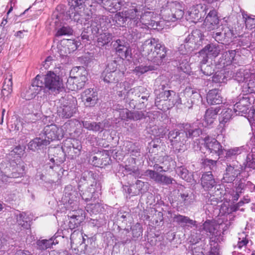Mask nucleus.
<instances>
[{
  "label": "nucleus",
  "instance_id": "obj_10",
  "mask_svg": "<svg viewBox=\"0 0 255 255\" xmlns=\"http://www.w3.org/2000/svg\"><path fill=\"white\" fill-rule=\"evenodd\" d=\"M77 108L75 104L71 101H63L57 108L58 115L63 119H69L76 113Z\"/></svg>",
  "mask_w": 255,
  "mask_h": 255
},
{
  "label": "nucleus",
  "instance_id": "obj_7",
  "mask_svg": "<svg viewBox=\"0 0 255 255\" xmlns=\"http://www.w3.org/2000/svg\"><path fill=\"white\" fill-rule=\"evenodd\" d=\"M202 39L199 36L198 31H194L185 39L184 43L181 44L179 47V51L183 55L186 54L183 49H185V51L187 52L193 50L197 48L201 44Z\"/></svg>",
  "mask_w": 255,
  "mask_h": 255
},
{
  "label": "nucleus",
  "instance_id": "obj_42",
  "mask_svg": "<svg viewBox=\"0 0 255 255\" xmlns=\"http://www.w3.org/2000/svg\"><path fill=\"white\" fill-rule=\"evenodd\" d=\"M104 16H96L92 19L90 28L92 33L94 35H96L99 33L101 27V21L104 20Z\"/></svg>",
  "mask_w": 255,
  "mask_h": 255
},
{
  "label": "nucleus",
  "instance_id": "obj_30",
  "mask_svg": "<svg viewBox=\"0 0 255 255\" xmlns=\"http://www.w3.org/2000/svg\"><path fill=\"white\" fill-rule=\"evenodd\" d=\"M185 138H191L198 137L202 133V130L199 128L196 127L194 125H186L184 128Z\"/></svg>",
  "mask_w": 255,
  "mask_h": 255
},
{
  "label": "nucleus",
  "instance_id": "obj_49",
  "mask_svg": "<svg viewBox=\"0 0 255 255\" xmlns=\"http://www.w3.org/2000/svg\"><path fill=\"white\" fill-rule=\"evenodd\" d=\"M202 164L205 169L215 171L217 169V161L208 158L202 159Z\"/></svg>",
  "mask_w": 255,
  "mask_h": 255
},
{
  "label": "nucleus",
  "instance_id": "obj_52",
  "mask_svg": "<svg viewBox=\"0 0 255 255\" xmlns=\"http://www.w3.org/2000/svg\"><path fill=\"white\" fill-rule=\"evenodd\" d=\"M73 29L69 26H63L58 29L55 36L59 37L63 35H70L73 34Z\"/></svg>",
  "mask_w": 255,
  "mask_h": 255
},
{
  "label": "nucleus",
  "instance_id": "obj_14",
  "mask_svg": "<svg viewBox=\"0 0 255 255\" xmlns=\"http://www.w3.org/2000/svg\"><path fill=\"white\" fill-rule=\"evenodd\" d=\"M43 131L45 135V138L48 140L49 143L54 140H59L64 136L63 129L54 124L46 126Z\"/></svg>",
  "mask_w": 255,
  "mask_h": 255
},
{
  "label": "nucleus",
  "instance_id": "obj_2",
  "mask_svg": "<svg viewBox=\"0 0 255 255\" xmlns=\"http://www.w3.org/2000/svg\"><path fill=\"white\" fill-rule=\"evenodd\" d=\"M136 11V16L133 21V26L141 28H146L150 26L151 28L156 29L158 26V22L154 18L156 14L150 11H147L144 7L136 6L134 7Z\"/></svg>",
  "mask_w": 255,
  "mask_h": 255
},
{
  "label": "nucleus",
  "instance_id": "obj_38",
  "mask_svg": "<svg viewBox=\"0 0 255 255\" xmlns=\"http://www.w3.org/2000/svg\"><path fill=\"white\" fill-rule=\"evenodd\" d=\"M55 240V238L52 237L48 240L42 239L37 240L36 242L37 250L44 251L48 249H51L53 245L58 244L57 241L56 242H54Z\"/></svg>",
  "mask_w": 255,
  "mask_h": 255
},
{
  "label": "nucleus",
  "instance_id": "obj_24",
  "mask_svg": "<svg viewBox=\"0 0 255 255\" xmlns=\"http://www.w3.org/2000/svg\"><path fill=\"white\" fill-rule=\"evenodd\" d=\"M97 2L111 12L120 10L122 3L121 0H96Z\"/></svg>",
  "mask_w": 255,
  "mask_h": 255
},
{
  "label": "nucleus",
  "instance_id": "obj_41",
  "mask_svg": "<svg viewBox=\"0 0 255 255\" xmlns=\"http://www.w3.org/2000/svg\"><path fill=\"white\" fill-rule=\"evenodd\" d=\"M233 116V112L231 109L229 108L223 109L219 117L220 123L225 125L226 123L230 121Z\"/></svg>",
  "mask_w": 255,
  "mask_h": 255
},
{
  "label": "nucleus",
  "instance_id": "obj_22",
  "mask_svg": "<svg viewBox=\"0 0 255 255\" xmlns=\"http://www.w3.org/2000/svg\"><path fill=\"white\" fill-rule=\"evenodd\" d=\"M173 222L180 225L184 230H190L193 227L197 228V221L190 219L187 216L178 214L173 217Z\"/></svg>",
  "mask_w": 255,
  "mask_h": 255
},
{
  "label": "nucleus",
  "instance_id": "obj_11",
  "mask_svg": "<svg viewBox=\"0 0 255 255\" xmlns=\"http://www.w3.org/2000/svg\"><path fill=\"white\" fill-rule=\"evenodd\" d=\"M42 90V84L39 81L38 77H35L32 84L28 88L23 90L21 94V96L26 100H30L40 94Z\"/></svg>",
  "mask_w": 255,
  "mask_h": 255
},
{
  "label": "nucleus",
  "instance_id": "obj_48",
  "mask_svg": "<svg viewBox=\"0 0 255 255\" xmlns=\"http://www.w3.org/2000/svg\"><path fill=\"white\" fill-rule=\"evenodd\" d=\"M82 216L73 214L70 217L69 222V227L71 229L77 228L83 220Z\"/></svg>",
  "mask_w": 255,
  "mask_h": 255
},
{
  "label": "nucleus",
  "instance_id": "obj_13",
  "mask_svg": "<svg viewBox=\"0 0 255 255\" xmlns=\"http://www.w3.org/2000/svg\"><path fill=\"white\" fill-rule=\"evenodd\" d=\"M204 146L210 153L219 156L224 153L225 149L215 138L207 136L204 139Z\"/></svg>",
  "mask_w": 255,
  "mask_h": 255
},
{
  "label": "nucleus",
  "instance_id": "obj_54",
  "mask_svg": "<svg viewBox=\"0 0 255 255\" xmlns=\"http://www.w3.org/2000/svg\"><path fill=\"white\" fill-rule=\"evenodd\" d=\"M171 90H165L156 94L157 95V96L155 100V104H157L158 102L162 100L164 101H167L168 98L171 97Z\"/></svg>",
  "mask_w": 255,
  "mask_h": 255
},
{
  "label": "nucleus",
  "instance_id": "obj_18",
  "mask_svg": "<svg viewBox=\"0 0 255 255\" xmlns=\"http://www.w3.org/2000/svg\"><path fill=\"white\" fill-rule=\"evenodd\" d=\"M119 170L126 171L128 174L138 177L140 172L138 166L136 165V158L133 157L128 158L125 166L120 165Z\"/></svg>",
  "mask_w": 255,
  "mask_h": 255
},
{
  "label": "nucleus",
  "instance_id": "obj_62",
  "mask_svg": "<svg viewBox=\"0 0 255 255\" xmlns=\"http://www.w3.org/2000/svg\"><path fill=\"white\" fill-rule=\"evenodd\" d=\"M206 202L207 204H210L213 205H217L220 201H221V199L220 197L218 196L217 195H209L208 194L206 196Z\"/></svg>",
  "mask_w": 255,
  "mask_h": 255
},
{
  "label": "nucleus",
  "instance_id": "obj_17",
  "mask_svg": "<svg viewBox=\"0 0 255 255\" xmlns=\"http://www.w3.org/2000/svg\"><path fill=\"white\" fill-rule=\"evenodd\" d=\"M81 99L84 105L86 107H93L98 102V93L93 89L85 90L81 94Z\"/></svg>",
  "mask_w": 255,
  "mask_h": 255
},
{
  "label": "nucleus",
  "instance_id": "obj_8",
  "mask_svg": "<svg viewBox=\"0 0 255 255\" xmlns=\"http://www.w3.org/2000/svg\"><path fill=\"white\" fill-rule=\"evenodd\" d=\"M82 149L81 143L75 139H67L63 143L62 151L67 153L71 158L74 159L78 157Z\"/></svg>",
  "mask_w": 255,
  "mask_h": 255
},
{
  "label": "nucleus",
  "instance_id": "obj_64",
  "mask_svg": "<svg viewBox=\"0 0 255 255\" xmlns=\"http://www.w3.org/2000/svg\"><path fill=\"white\" fill-rule=\"evenodd\" d=\"M224 32L223 30L222 31L213 32L212 36L216 41L219 43H226V39L224 37Z\"/></svg>",
  "mask_w": 255,
  "mask_h": 255
},
{
  "label": "nucleus",
  "instance_id": "obj_45",
  "mask_svg": "<svg viewBox=\"0 0 255 255\" xmlns=\"http://www.w3.org/2000/svg\"><path fill=\"white\" fill-rule=\"evenodd\" d=\"M112 40V34L109 32L103 33L97 37V44L99 46L108 44Z\"/></svg>",
  "mask_w": 255,
  "mask_h": 255
},
{
  "label": "nucleus",
  "instance_id": "obj_63",
  "mask_svg": "<svg viewBox=\"0 0 255 255\" xmlns=\"http://www.w3.org/2000/svg\"><path fill=\"white\" fill-rule=\"evenodd\" d=\"M145 175L148 176L150 179L158 183L160 174L154 170L148 169L145 171Z\"/></svg>",
  "mask_w": 255,
  "mask_h": 255
},
{
  "label": "nucleus",
  "instance_id": "obj_12",
  "mask_svg": "<svg viewBox=\"0 0 255 255\" xmlns=\"http://www.w3.org/2000/svg\"><path fill=\"white\" fill-rule=\"evenodd\" d=\"M128 83L127 82L120 83L119 84L120 88L122 89V87H123V89L118 91L119 96L123 97L124 96V99H126L127 102H128V101H134L136 100V98L139 97L140 96V92L142 90L140 89L139 87H136L131 89L128 91L127 92L128 89H127L126 87L128 88Z\"/></svg>",
  "mask_w": 255,
  "mask_h": 255
},
{
  "label": "nucleus",
  "instance_id": "obj_36",
  "mask_svg": "<svg viewBox=\"0 0 255 255\" xmlns=\"http://www.w3.org/2000/svg\"><path fill=\"white\" fill-rule=\"evenodd\" d=\"M218 108L213 109L212 108L207 109L204 116L205 126H210L213 124L214 121L217 117L219 112Z\"/></svg>",
  "mask_w": 255,
  "mask_h": 255
},
{
  "label": "nucleus",
  "instance_id": "obj_40",
  "mask_svg": "<svg viewBox=\"0 0 255 255\" xmlns=\"http://www.w3.org/2000/svg\"><path fill=\"white\" fill-rule=\"evenodd\" d=\"M186 17L187 20L195 22L198 21L201 17V14L199 12L198 6H193L186 14Z\"/></svg>",
  "mask_w": 255,
  "mask_h": 255
},
{
  "label": "nucleus",
  "instance_id": "obj_23",
  "mask_svg": "<svg viewBox=\"0 0 255 255\" xmlns=\"http://www.w3.org/2000/svg\"><path fill=\"white\" fill-rule=\"evenodd\" d=\"M236 50H228L222 54V57L220 58V62L223 65L224 67L227 66L228 70H232L234 67L233 63H235L236 60Z\"/></svg>",
  "mask_w": 255,
  "mask_h": 255
},
{
  "label": "nucleus",
  "instance_id": "obj_19",
  "mask_svg": "<svg viewBox=\"0 0 255 255\" xmlns=\"http://www.w3.org/2000/svg\"><path fill=\"white\" fill-rule=\"evenodd\" d=\"M116 53L122 59L131 58V50L124 41L117 39L113 44Z\"/></svg>",
  "mask_w": 255,
  "mask_h": 255
},
{
  "label": "nucleus",
  "instance_id": "obj_27",
  "mask_svg": "<svg viewBox=\"0 0 255 255\" xmlns=\"http://www.w3.org/2000/svg\"><path fill=\"white\" fill-rule=\"evenodd\" d=\"M124 76V73L120 71L118 72H106L104 70L102 73V77L105 82L107 83H117L121 80Z\"/></svg>",
  "mask_w": 255,
  "mask_h": 255
},
{
  "label": "nucleus",
  "instance_id": "obj_61",
  "mask_svg": "<svg viewBox=\"0 0 255 255\" xmlns=\"http://www.w3.org/2000/svg\"><path fill=\"white\" fill-rule=\"evenodd\" d=\"M245 168L255 169V158L253 154H249L247 155Z\"/></svg>",
  "mask_w": 255,
  "mask_h": 255
},
{
  "label": "nucleus",
  "instance_id": "obj_28",
  "mask_svg": "<svg viewBox=\"0 0 255 255\" xmlns=\"http://www.w3.org/2000/svg\"><path fill=\"white\" fill-rule=\"evenodd\" d=\"M65 199L66 202L69 204L77 205L78 202V193L73 188L71 185L67 186L64 189Z\"/></svg>",
  "mask_w": 255,
  "mask_h": 255
},
{
  "label": "nucleus",
  "instance_id": "obj_58",
  "mask_svg": "<svg viewBox=\"0 0 255 255\" xmlns=\"http://www.w3.org/2000/svg\"><path fill=\"white\" fill-rule=\"evenodd\" d=\"M132 234L134 238H137L142 234V228L139 223L136 224L131 228Z\"/></svg>",
  "mask_w": 255,
  "mask_h": 255
},
{
  "label": "nucleus",
  "instance_id": "obj_25",
  "mask_svg": "<svg viewBox=\"0 0 255 255\" xmlns=\"http://www.w3.org/2000/svg\"><path fill=\"white\" fill-rule=\"evenodd\" d=\"M227 71V76L239 82H244L250 76V72L243 69L236 70L235 67H233V69Z\"/></svg>",
  "mask_w": 255,
  "mask_h": 255
},
{
  "label": "nucleus",
  "instance_id": "obj_55",
  "mask_svg": "<svg viewBox=\"0 0 255 255\" xmlns=\"http://www.w3.org/2000/svg\"><path fill=\"white\" fill-rule=\"evenodd\" d=\"M87 0H68L70 7L75 8L81 9L85 6V3Z\"/></svg>",
  "mask_w": 255,
  "mask_h": 255
},
{
  "label": "nucleus",
  "instance_id": "obj_34",
  "mask_svg": "<svg viewBox=\"0 0 255 255\" xmlns=\"http://www.w3.org/2000/svg\"><path fill=\"white\" fill-rule=\"evenodd\" d=\"M49 144V140L46 138L42 139L40 137H36L29 142L28 147L30 150L35 151L43 148Z\"/></svg>",
  "mask_w": 255,
  "mask_h": 255
},
{
  "label": "nucleus",
  "instance_id": "obj_47",
  "mask_svg": "<svg viewBox=\"0 0 255 255\" xmlns=\"http://www.w3.org/2000/svg\"><path fill=\"white\" fill-rule=\"evenodd\" d=\"M180 196L185 206H188L194 201V195L190 191L180 193Z\"/></svg>",
  "mask_w": 255,
  "mask_h": 255
},
{
  "label": "nucleus",
  "instance_id": "obj_53",
  "mask_svg": "<svg viewBox=\"0 0 255 255\" xmlns=\"http://www.w3.org/2000/svg\"><path fill=\"white\" fill-rule=\"evenodd\" d=\"M86 208L88 212L95 214L101 212L102 208L101 204L99 203L88 204Z\"/></svg>",
  "mask_w": 255,
  "mask_h": 255
},
{
  "label": "nucleus",
  "instance_id": "obj_26",
  "mask_svg": "<svg viewBox=\"0 0 255 255\" xmlns=\"http://www.w3.org/2000/svg\"><path fill=\"white\" fill-rule=\"evenodd\" d=\"M204 23L207 28L210 30L217 27L219 23V19L216 10L212 9L209 11L205 18Z\"/></svg>",
  "mask_w": 255,
  "mask_h": 255
},
{
  "label": "nucleus",
  "instance_id": "obj_16",
  "mask_svg": "<svg viewBox=\"0 0 255 255\" xmlns=\"http://www.w3.org/2000/svg\"><path fill=\"white\" fill-rule=\"evenodd\" d=\"M215 222L207 220L202 225L198 226L196 229L200 232V235L197 237L196 241L201 240L204 234L209 237L217 236L218 235Z\"/></svg>",
  "mask_w": 255,
  "mask_h": 255
},
{
  "label": "nucleus",
  "instance_id": "obj_56",
  "mask_svg": "<svg viewBox=\"0 0 255 255\" xmlns=\"http://www.w3.org/2000/svg\"><path fill=\"white\" fill-rule=\"evenodd\" d=\"M155 69L156 67L153 65H150L149 66H146L141 65L136 67L135 71L136 72L142 74L148 71L154 70Z\"/></svg>",
  "mask_w": 255,
  "mask_h": 255
},
{
  "label": "nucleus",
  "instance_id": "obj_51",
  "mask_svg": "<svg viewBox=\"0 0 255 255\" xmlns=\"http://www.w3.org/2000/svg\"><path fill=\"white\" fill-rule=\"evenodd\" d=\"M228 77L227 76V71L224 73L222 71H218L212 77V81L216 83H224L226 79Z\"/></svg>",
  "mask_w": 255,
  "mask_h": 255
},
{
  "label": "nucleus",
  "instance_id": "obj_46",
  "mask_svg": "<svg viewBox=\"0 0 255 255\" xmlns=\"http://www.w3.org/2000/svg\"><path fill=\"white\" fill-rule=\"evenodd\" d=\"M243 86L245 88L248 89V92L250 93H254L255 92V76L254 74L250 73L249 78L244 81Z\"/></svg>",
  "mask_w": 255,
  "mask_h": 255
},
{
  "label": "nucleus",
  "instance_id": "obj_37",
  "mask_svg": "<svg viewBox=\"0 0 255 255\" xmlns=\"http://www.w3.org/2000/svg\"><path fill=\"white\" fill-rule=\"evenodd\" d=\"M168 138L172 145H175L178 142H181L184 144L186 140L184 137V132H179L177 130L170 131L168 134Z\"/></svg>",
  "mask_w": 255,
  "mask_h": 255
},
{
  "label": "nucleus",
  "instance_id": "obj_57",
  "mask_svg": "<svg viewBox=\"0 0 255 255\" xmlns=\"http://www.w3.org/2000/svg\"><path fill=\"white\" fill-rule=\"evenodd\" d=\"M224 32V36L226 39V43H229L232 41V39L234 36L233 30L228 26H225L222 28Z\"/></svg>",
  "mask_w": 255,
  "mask_h": 255
},
{
  "label": "nucleus",
  "instance_id": "obj_4",
  "mask_svg": "<svg viewBox=\"0 0 255 255\" xmlns=\"http://www.w3.org/2000/svg\"><path fill=\"white\" fill-rule=\"evenodd\" d=\"M184 4L177 1L167 2L165 7L161 10V15L164 20L167 22H174L183 17Z\"/></svg>",
  "mask_w": 255,
  "mask_h": 255
},
{
  "label": "nucleus",
  "instance_id": "obj_44",
  "mask_svg": "<svg viewBox=\"0 0 255 255\" xmlns=\"http://www.w3.org/2000/svg\"><path fill=\"white\" fill-rule=\"evenodd\" d=\"M208 59L207 57L203 58L201 61L200 69L202 73L206 76H210L214 72V66L213 65L207 64Z\"/></svg>",
  "mask_w": 255,
  "mask_h": 255
},
{
  "label": "nucleus",
  "instance_id": "obj_31",
  "mask_svg": "<svg viewBox=\"0 0 255 255\" xmlns=\"http://www.w3.org/2000/svg\"><path fill=\"white\" fill-rule=\"evenodd\" d=\"M105 123L104 122H91L90 121H81L80 125L89 130L94 132H102L105 128Z\"/></svg>",
  "mask_w": 255,
  "mask_h": 255
},
{
  "label": "nucleus",
  "instance_id": "obj_32",
  "mask_svg": "<svg viewBox=\"0 0 255 255\" xmlns=\"http://www.w3.org/2000/svg\"><path fill=\"white\" fill-rule=\"evenodd\" d=\"M206 98L207 103L210 105L220 104L222 102V97L220 91L216 89L210 90Z\"/></svg>",
  "mask_w": 255,
  "mask_h": 255
},
{
  "label": "nucleus",
  "instance_id": "obj_9",
  "mask_svg": "<svg viewBox=\"0 0 255 255\" xmlns=\"http://www.w3.org/2000/svg\"><path fill=\"white\" fill-rule=\"evenodd\" d=\"M242 169V165L236 160L227 163L226 173L223 178L224 181L227 183L232 182L241 174Z\"/></svg>",
  "mask_w": 255,
  "mask_h": 255
},
{
  "label": "nucleus",
  "instance_id": "obj_6",
  "mask_svg": "<svg viewBox=\"0 0 255 255\" xmlns=\"http://www.w3.org/2000/svg\"><path fill=\"white\" fill-rule=\"evenodd\" d=\"M88 72L83 66L72 68L67 80V86L72 91L81 89L87 81Z\"/></svg>",
  "mask_w": 255,
  "mask_h": 255
},
{
  "label": "nucleus",
  "instance_id": "obj_21",
  "mask_svg": "<svg viewBox=\"0 0 255 255\" xmlns=\"http://www.w3.org/2000/svg\"><path fill=\"white\" fill-rule=\"evenodd\" d=\"M251 104L250 98L248 95L239 96V101L237 102L234 107V111L236 115L245 113L247 111V107Z\"/></svg>",
  "mask_w": 255,
  "mask_h": 255
},
{
  "label": "nucleus",
  "instance_id": "obj_20",
  "mask_svg": "<svg viewBox=\"0 0 255 255\" xmlns=\"http://www.w3.org/2000/svg\"><path fill=\"white\" fill-rule=\"evenodd\" d=\"M221 47L219 44L215 43H210L206 45L204 48L199 52L201 56L208 58L216 57L221 52Z\"/></svg>",
  "mask_w": 255,
  "mask_h": 255
},
{
  "label": "nucleus",
  "instance_id": "obj_59",
  "mask_svg": "<svg viewBox=\"0 0 255 255\" xmlns=\"http://www.w3.org/2000/svg\"><path fill=\"white\" fill-rule=\"evenodd\" d=\"M77 8L75 9L70 7L69 10V15L70 19L75 21L79 22L81 20V14L78 11Z\"/></svg>",
  "mask_w": 255,
  "mask_h": 255
},
{
  "label": "nucleus",
  "instance_id": "obj_60",
  "mask_svg": "<svg viewBox=\"0 0 255 255\" xmlns=\"http://www.w3.org/2000/svg\"><path fill=\"white\" fill-rule=\"evenodd\" d=\"M244 189H249L251 192H254L255 191V185L250 181H248L245 184L241 183L237 188L238 192H241Z\"/></svg>",
  "mask_w": 255,
  "mask_h": 255
},
{
  "label": "nucleus",
  "instance_id": "obj_50",
  "mask_svg": "<svg viewBox=\"0 0 255 255\" xmlns=\"http://www.w3.org/2000/svg\"><path fill=\"white\" fill-rule=\"evenodd\" d=\"M161 160H162L160 163L162 164L163 170H161V172H166L169 170L171 166H174V161H173L171 158H169L168 156H164L162 157Z\"/></svg>",
  "mask_w": 255,
  "mask_h": 255
},
{
  "label": "nucleus",
  "instance_id": "obj_5",
  "mask_svg": "<svg viewBox=\"0 0 255 255\" xmlns=\"http://www.w3.org/2000/svg\"><path fill=\"white\" fill-rule=\"evenodd\" d=\"M88 72L83 66L72 68L67 80V86L72 91L81 89L87 81Z\"/></svg>",
  "mask_w": 255,
  "mask_h": 255
},
{
  "label": "nucleus",
  "instance_id": "obj_33",
  "mask_svg": "<svg viewBox=\"0 0 255 255\" xmlns=\"http://www.w3.org/2000/svg\"><path fill=\"white\" fill-rule=\"evenodd\" d=\"M12 73L8 72L5 74V77L3 83L2 95L4 97H7L12 92Z\"/></svg>",
  "mask_w": 255,
  "mask_h": 255
},
{
  "label": "nucleus",
  "instance_id": "obj_3",
  "mask_svg": "<svg viewBox=\"0 0 255 255\" xmlns=\"http://www.w3.org/2000/svg\"><path fill=\"white\" fill-rule=\"evenodd\" d=\"M38 77L42 82V90L50 94H57L64 88L62 80L53 72L48 71L43 76L37 75L36 78Z\"/></svg>",
  "mask_w": 255,
  "mask_h": 255
},
{
  "label": "nucleus",
  "instance_id": "obj_39",
  "mask_svg": "<svg viewBox=\"0 0 255 255\" xmlns=\"http://www.w3.org/2000/svg\"><path fill=\"white\" fill-rule=\"evenodd\" d=\"M122 112L126 115L125 117L129 120L138 121L145 118V115L143 111H135L131 112L126 109H123Z\"/></svg>",
  "mask_w": 255,
  "mask_h": 255
},
{
  "label": "nucleus",
  "instance_id": "obj_1",
  "mask_svg": "<svg viewBox=\"0 0 255 255\" xmlns=\"http://www.w3.org/2000/svg\"><path fill=\"white\" fill-rule=\"evenodd\" d=\"M141 52L149 61L158 66L161 64L166 57L167 49L159 42L158 39L152 38L144 41L141 45Z\"/></svg>",
  "mask_w": 255,
  "mask_h": 255
},
{
  "label": "nucleus",
  "instance_id": "obj_29",
  "mask_svg": "<svg viewBox=\"0 0 255 255\" xmlns=\"http://www.w3.org/2000/svg\"><path fill=\"white\" fill-rule=\"evenodd\" d=\"M201 185L205 190H209L216 185V181L212 174V171H208L203 174L201 178Z\"/></svg>",
  "mask_w": 255,
  "mask_h": 255
},
{
  "label": "nucleus",
  "instance_id": "obj_43",
  "mask_svg": "<svg viewBox=\"0 0 255 255\" xmlns=\"http://www.w3.org/2000/svg\"><path fill=\"white\" fill-rule=\"evenodd\" d=\"M245 148L243 146L236 147L226 150L225 158L227 161L232 158L235 157L238 155L244 152Z\"/></svg>",
  "mask_w": 255,
  "mask_h": 255
},
{
  "label": "nucleus",
  "instance_id": "obj_35",
  "mask_svg": "<svg viewBox=\"0 0 255 255\" xmlns=\"http://www.w3.org/2000/svg\"><path fill=\"white\" fill-rule=\"evenodd\" d=\"M15 217L16 223L19 226L26 229L30 228V220L25 212H20L17 211L15 213Z\"/></svg>",
  "mask_w": 255,
  "mask_h": 255
},
{
  "label": "nucleus",
  "instance_id": "obj_15",
  "mask_svg": "<svg viewBox=\"0 0 255 255\" xmlns=\"http://www.w3.org/2000/svg\"><path fill=\"white\" fill-rule=\"evenodd\" d=\"M136 11L133 8H130L127 10L124 11L122 12H119L115 15L114 20L116 21L117 25L120 26H123L128 19L130 21V25L131 26H133V21L136 16Z\"/></svg>",
  "mask_w": 255,
  "mask_h": 255
}]
</instances>
